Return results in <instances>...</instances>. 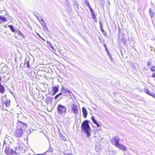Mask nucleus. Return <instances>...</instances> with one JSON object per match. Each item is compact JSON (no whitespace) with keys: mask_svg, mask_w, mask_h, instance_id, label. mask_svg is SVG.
I'll list each match as a JSON object with an SVG mask.
<instances>
[{"mask_svg":"<svg viewBox=\"0 0 155 155\" xmlns=\"http://www.w3.org/2000/svg\"><path fill=\"white\" fill-rule=\"evenodd\" d=\"M82 111L83 113L84 118H86L87 117V110L85 107H83L82 108Z\"/></svg>","mask_w":155,"mask_h":155,"instance_id":"nucleus-12","label":"nucleus"},{"mask_svg":"<svg viewBox=\"0 0 155 155\" xmlns=\"http://www.w3.org/2000/svg\"><path fill=\"white\" fill-rule=\"evenodd\" d=\"M150 12V15L151 17H153V16L154 14V12L153 11H152L151 9H150L149 10Z\"/></svg>","mask_w":155,"mask_h":155,"instance_id":"nucleus-27","label":"nucleus"},{"mask_svg":"<svg viewBox=\"0 0 155 155\" xmlns=\"http://www.w3.org/2000/svg\"><path fill=\"white\" fill-rule=\"evenodd\" d=\"M107 51V53H108V56L109 57V58H110L111 59L112 58L111 55L109 53V52L108 51Z\"/></svg>","mask_w":155,"mask_h":155,"instance_id":"nucleus-34","label":"nucleus"},{"mask_svg":"<svg viewBox=\"0 0 155 155\" xmlns=\"http://www.w3.org/2000/svg\"><path fill=\"white\" fill-rule=\"evenodd\" d=\"M104 47L105 48H106V49L107 50V47H106V46L105 45V44H104Z\"/></svg>","mask_w":155,"mask_h":155,"instance_id":"nucleus-37","label":"nucleus"},{"mask_svg":"<svg viewBox=\"0 0 155 155\" xmlns=\"http://www.w3.org/2000/svg\"><path fill=\"white\" fill-rule=\"evenodd\" d=\"M151 96L155 99V94L154 93H153V94Z\"/></svg>","mask_w":155,"mask_h":155,"instance_id":"nucleus-36","label":"nucleus"},{"mask_svg":"<svg viewBox=\"0 0 155 155\" xmlns=\"http://www.w3.org/2000/svg\"><path fill=\"white\" fill-rule=\"evenodd\" d=\"M84 3L88 7H90V5L89 2H88L87 0H85Z\"/></svg>","mask_w":155,"mask_h":155,"instance_id":"nucleus-26","label":"nucleus"},{"mask_svg":"<svg viewBox=\"0 0 155 155\" xmlns=\"http://www.w3.org/2000/svg\"><path fill=\"white\" fill-rule=\"evenodd\" d=\"M124 155H126V154H125Z\"/></svg>","mask_w":155,"mask_h":155,"instance_id":"nucleus-40","label":"nucleus"},{"mask_svg":"<svg viewBox=\"0 0 155 155\" xmlns=\"http://www.w3.org/2000/svg\"><path fill=\"white\" fill-rule=\"evenodd\" d=\"M18 123L19 126L20 127L19 128L17 127L14 132V135L16 137H21L23 135V131L21 127L23 126V127H26L27 126L26 124L24 123L19 120H18Z\"/></svg>","mask_w":155,"mask_h":155,"instance_id":"nucleus-1","label":"nucleus"},{"mask_svg":"<svg viewBox=\"0 0 155 155\" xmlns=\"http://www.w3.org/2000/svg\"><path fill=\"white\" fill-rule=\"evenodd\" d=\"M1 80H2L1 77H0V81H1Z\"/></svg>","mask_w":155,"mask_h":155,"instance_id":"nucleus-38","label":"nucleus"},{"mask_svg":"<svg viewBox=\"0 0 155 155\" xmlns=\"http://www.w3.org/2000/svg\"><path fill=\"white\" fill-rule=\"evenodd\" d=\"M57 110L58 113L60 114H64L66 112V107L61 105H58L57 107Z\"/></svg>","mask_w":155,"mask_h":155,"instance_id":"nucleus-4","label":"nucleus"},{"mask_svg":"<svg viewBox=\"0 0 155 155\" xmlns=\"http://www.w3.org/2000/svg\"><path fill=\"white\" fill-rule=\"evenodd\" d=\"M48 152H49V151H47L45 153H44L43 154H38L37 155H50L49 154H46V153H48Z\"/></svg>","mask_w":155,"mask_h":155,"instance_id":"nucleus-32","label":"nucleus"},{"mask_svg":"<svg viewBox=\"0 0 155 155\" xmlns=\"http://www.w3.org/2000/svg\"><path fill=\"white\" fill-rule=\"evenodd\" d=\"M151 62L149 61L147 63V66H149L150 65H151Z\"/></svg>","mask_w":155,"mask_h":155,"instance_id":"nucleus-33","label":"nucleus"},{"mask_svg":"<svg viewBox=\"0 0 155 155\" xmlns=\"http://www.w3.org/2000/svg\"><path fill=\"white\" fill-rule=\"evenodd\" d=\"M40 23L41 24L42 26H43V28H44L46 29H47V26L46 23L44 21L42 22H41V23Z\"/></svg>","mask_w":155,"mask_h":155,"instance_id":"nucleus-22","label":"nucleus"},{"mask_svg":"<svg viewBox=\"0 0 155 155\" xmlns=\"http://www.w3.org/2000/svg\"><path fill=\"white\" fill-rule=\"evenodd\" d=\"M1 105L2 107H8L10 106V101L9 99H7L5 96H2L1 99Z\"/></svg>","mask_w":155,"mask_h":155,"instance_id":"nucleus-3","label":"nucleus"},{"mask_svg":"<svg viewBox=\"0 0 155 155\" xmlns=\"http://www.w3.org/2000/svg\"><path fill=\"white\" fill-rule=\"evenodd\" d=\"M100 28L101 31L102 32H103L104 31V30L103 27H102L101 24L100 23Z\"/></svg>","mask_w":155,"mask_h":155,"instance_id":"nucleus-31","label":"nucleus"},{"mask_svg":"<svg viewBox=\"0 0 155 155\" xmlns=\"http://www.w3.org/2000/svg\"><path fill=\"white\" fill-rule=\"evenodd\" d=\"M61 92L59 93L58 94L55 96V97H54L55 99H57L58 97L62 95L63 94V93L62 92H63L64 93V94H66L67 93H71V92L70 91H69L68 89L67 90L65 89L64 87H62L61 90Z\"/></svg>","mask_w":155,"mask_h":155,"instance_id":"nucleus-7","label":"nucleus"},{"mask_svg":"<svg viewBox=\"0 0 155 155\" xmlns=\"http://www.w3.org/2000/svg\"><path fill=\"white\" fill-rule=\"evenodd\" d=\"M5 88L2 85L0 82V93H3L5 92Z\"/></svg>","mask_w":155,"mask_h":155,"instance_id":"nucleus-13","label":"nucleus"},{"mask_svg":"<svg viewBox=\"0 0 155 155\" xmlns=\"http://www.w3.org/2000/svg\"><path fill=\"white\" fill-rule=\"evenodd\" d=\"M47 44L48 46L50 47L52 49L54 50V47L52 45L50 42L47 41Z\"/></svg>","mask_w":155,"mask_h":155,"instance_id":"nucleus-16","label":"nucleus"},{"mask_svg":"<svg viewBox=\"0 0 155 155\" xmlns=\"http://www.w3.org/2000/svg\"><path fill=\"white\" fill-rule=\"evenodd\" d=\"M60 138L62 140L65 141L66 140V138L62 134L60 135Z\"/></svg>","mask_w":155,"mask_h":155,"instance_id":"nucleus-19","label":"nucleus"},{"mask_svg":"<svg viewBox=\"0 0 155 155\" xmlns=\"http://www.w3.org/2000/svg\"><path fill=\"white\" fill-rule=\"evenodd\" d=\"M88 7L90 9V11L91 12V14L94 13L93 10H92V8H91V7L90 6V7L89 6Z\"/></svg>","mask_w":155,"mask_h":155,"instance_id":"nucleus-29","label":"nucleus"},{"mask_svg":"<svg viewBox=\"0 0 155 155\" xmlns=\"http://www.w3.org/2000/svg\"><path fill=\"white\" fill-rule=\"evenodd\" d=\"M0 19L1 21L3 22H5L6 21V18L3 16H0Z\"/></svg>","mask_w":155,"mask_h":155,"instance_id":"nucleus-20","label":"nucleus"},{"mask_svg":"<svg viewBox=\"0 0 155 155\" xmlns=\"http://www.w3.org/2000/svg\"><path fill=\"white\" fill-rule=\"evenodd\" d=\"M59 87V86L58 85L56 87L54 86L53 87L52 91H53V93L52 95H55L58 91Z\"/></svg>","mask_w":155,"mask_h":155,"instance_id":"nucleus-10","label":"nucleus"},{"mask_svg":"<svg viewBox=\"0 0 155 155\" xmlns=\"http://www.w3.org/2000/svg\"><path fill=\"white\" fill-rule=\"evenodd\" d=\"M144 91L146 93H147V94H148L149 95L151 96H152V95L153 94V93H150V90L148 89H145L144 90Z\"/></svg>","mask_w":155,"mask_h":155,"instance_id":"nucleus-15","label":"nucleus"},{"mask_svg":"<svg viewBox=\"0 0 155 155\" xmlns=\"http://www.w3.org/2000/svg\"><path fill=\"white\" fill-rule=\"evenodd\" d=\"M35 15L36 17L37 18L39 21L40 22V23L41 22H42L43 21H44V20L43 19H42L41 17H40V18H39V17L37 16V15Z\"/></svg>","mask_w":155,"mask_h":155,"instance_id":"nucleus-23","label":"nucleus"},{"mask_svg":"<svg viewBox=\"0 0 155 155\" xmlns=\"http://www.w3.org/2000/svg\"><path fill=\"white\" fill-rule=\"evenodd\" d=\"M52 98L51 97H48L45 99V101L46 103H49Z\"/></svg>","mask_w":155,"mask_h":155,"instance_id":"nucleus-21","label":"nucleus"},{"mask_svg":"<svg viewBox=\"0 0 155 155\" xmlns=\"http://www.w3.org/2000/svg\"><path fill=\"white\" fill-rule=\"evenodd\" d=\"M88 7L90 9V11L91 12V14L94 13L93 10H92V8H91V7L90 6V7L89 6Z\"/></svg>","mask_w":155,"mask_h":155,"instance_id":"nucleus-30","label":"nucleus"},{"mask_svg":"<svg viewBox=\"0 0 155 155\" xmlns=\"http://www.w3.org/2000/svg\"><path fill=\"white\" fill-rule=\"evenodd\" d=\"M23 150V148L21 146L17 147H16L14 151V153L16 154H19Z\"/></svg>","mask_w":155,"mask_h":155,"instance_id":"nucleus-9","label":"nucleus"},{"mask_svg":"<svg viewBox=\"0 0 155 155\" xmlns=\"http://www.w3.org/2000/svg\"><path fill=\"white\" fill-rule=\"evenodd\" d=\"M1 23V22L0 21V24Z\"/></svg>","mask_w":155,"mask_h":155,"instance_id":"nucleus-39","label":"nucleus"},{"mask_svg":"<svg viewBox=\"0 0 155 155\" xmlns=\"http://www.w3.org/2000/svg\"><path fill=\"white\" fill-rule=\"evenodd\" d=\"M5 153L8 155H13L14 153V150L10 148L9 146H6L5 148Z\"/></svg>","mask_w":155,"mask_h":155,"instance_id":"nucleus-5","label":"nucleus"},{"mask_svg":"<svg viewBox=\"0 0 155 155\" xmlns=\"http://www.w3.org/2000/svg\"><path fill=\"white\" fill-rule=\"evenodd\" d=\"M8 27L11 30V31L13 32H15V29L13 27V26L12 25H8Z\"/></svg>","mask_w":155,"mask_h":155,"instance_id":"nucleus-18","label":"nucleus"},{"mask_svg":"<svg viewBox=\"0 0 155 155\" xmlns=\"http://www.w3.org/2000/svg\"><path fill=\"white\" fill-rule=\"evenodd\" d=\"M120 139L119 137L117 136H115L114 138L110 140L111 143L116 147L117 146L119 143Z\"/></svg>","mask_w":155,"mask_h":155,"instance_id":"nucleus-6","label":"nucleus"},{"mask_svg":"<svg viewBox=\"0 0 155 155\" xmlns=\"http://www.w3.org/2000/svg\"><path fill=\"white\" fill-rule=\"evenodd\" d=\"M81 128L82 130L85 131L88 137L91 135L90 131L91 129L89 125L88 120H85L83 122L81 126Z\"/></svg>","mask_w":155,"mask_h":155,"instance_id":"nucleus-2","label":"nucleus"},{"mask_svg":"<svg viewBox=\"0 0 155 155\" xmlns=\"http://www.w3.org/2000/svg\"><path fill=\"white\" fill-rule=\"evenodd\" d=\"M91 119L93 123L96 125L97 127H100V125L97 122V121L96 120L94 119L93 117H91Z\"/></svg>","mask_w":155,"mask_h":155,"instance_id":"nucleus-14","label":"nucleus"},{"mask_svg":"<svg viewBox=\"0 0 155 155\" xmlns=\"http://www.w3.org/2000/svg\"><path fill=\"white\" fill-rule=\"evenodd\" d=\"M92 18L94 19L95 21H97V19L96 17V16L94 13L91 14Z\"/></svg>","mask_w":155,"mask_h":155,"instance_id":"nucleus-24","label":"nucleus"},{"mask_svg":"<svg viewBox=\"0 0 155 155\" xmlns=\"http://www.w3.org/2000/svg\"><path fill=\"white\" fill-rule=\"evenodd\" d=\"M116 147L124 151H126L127 150V148L126 147L121 144H119Z\"/></svg>","mask_w":155,"mask_h":155,"instance_id":"nucleus-11","label":"nucleus"},{"mask_svg":"<svg viewBox=\"0 0 155 155\" xmlns=\"http://www.w3.org/2000/svg\"><path fill=\"white\" fill-rule=\"evenodd\" d=\"M16 33L17 34L21 36L22 37L24 38V36L23 35V34L20 31L18 30H17L16 31Z\"/></svg>","mask_w":155,"mask_h":155,"instance_id":"nucleus-17","label":"nucleus"},{"mask_svg":"<svg viewBox=\"0 0 155 155\" xmlns=\"http://www.w3.org/2000/svg\"><path fill=\"white\" fill-rule=\"evenodd\" d=\"M150 69L151 72H155V66H153L150 68Z\"/></svg>","mask_w":155,"mask_h":155,"instance_id":"nucleus-28","label":"nucleus"},{"mask_svg":"<svg viewBox=\"0 0 155 155\" xmlns=\"http://www.w3.org/2000/svg\"><path fill=\"white\" fill-rule=\"evenodd\" d=\"M151 76L152 78H155V73H153Z\"/></svg>","mask_w":155,"mask_h":155,"instance_id":"nucleus-35","label":"nucleus"},{"mask_svg":"<svg viewBox=\"0 0 155 155\" xmlns=\"http://www.w3.org/2000/svg\"><path fill=\"white\" fill-rule=\"evenodd\" d=\"M24 65H27L28 68H29V61L28 60H27V61H25L24 63Z\"/></svg>","mask_w":155,"mask_h":155,"instance_id":"nucleus-25","label":"nucleus"},{"mask_svg":"<svg viewBox=\"0 0 155 155\" xmlns=\"http://www.w3.org/2000/svg\"><path fill=\"white\" fill-rule=\"evenodd\" d=\"M71 109L73 113H76L78 111V107L76 105L73 104L71 106Z\"/></svg>","mask_w":155,"mask_h":155,"instance_id":"nucleus-8","label":"nucleus"}]
</instances>
